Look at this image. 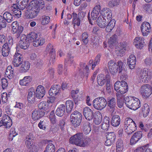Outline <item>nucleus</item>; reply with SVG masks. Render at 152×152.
<instances>
[{
    "instance_id": "nucleus-57",
    "label": "nucleus",
    "mask_w": 152,
    "mask_h": 152,
    "mask_svg": "<svg viewBox=\"0 0 152 152\" xmlns=\"http://www.w3.org/2000/svg\"><path fill=\"white\" fill-rule=\"evenodd\" d=\"M42 24L43 25L47 24L50 22V18L49 16L43 15L42 17Z\"/></svg>"
},
{
    "instance_id": "nucleus-47",
    "label": "nucleus",
    "mask_w": 152,
    "mask_h": 152,
    "mask_svg": "<svg viewBox=\"0 0 152 152\" xmlns=\"http://www.w3.org/2000/svg\"><path fill=\"white\" fill-rule=\"evenodd\" d=\"M149 107L147 104H145L142 108L141 111L142 112L143 116L145 117L147 116L149 112Z\"/></svg>"
},
{
    "instance_id": "nucleus-20",
    "label": "nucleus",
    "mask_w": 152,
    "mask_h": 152,
    "mask_svg": "<svg viewBox=\"0 0 152 152\" xmlns=\"http://www.w3.org/2000/svg\"><path fill=\"white\" fill-rule=\"evenodd\" d=\"M45 93V89L43 86L39 85L37 87L35 91V94L37 99H42L44 97Z\"/></svg>"
},
{
    "instance_id": "nucleus-19",
    "label": "nucleus",
    "mask_w": 152,
    "mask_h": 152,
    "mask_svg": "<svg viewBox=\"0 0 152 152\" xmlns=\"http://www.w3.org/2000/svg\"><path fill=\"white\" fill-rule=\"evenodd\" d=\"M151 26L148 22H143L141 26V29L144 36H147L150 32Z\"/></svg>"
},
{
    "instance_id": "nucleus-30",
    "label": "nucleus",
    "mask_w": 152,
    "mask_h": 152,
    "mask_svg": "<svg viewBox=\"0 0 152 152\" xmlns=\"http://www.w3.org/2000/svg\"><path fill=\"white\" fill-rule=\"evenodd\" d=\"M23 30V27L21 25H19L15 28L12 29V32L13 34H16V37L19 38L21 36V34Z\"/></svg>"
},
{
    "instance_id": "nucleus-12",
    "label": "nucleus",
    "mask_w": 152,
    "mask_h": 152,
    "mask_svg": "<svg viewBox=\"0 0 152 152\" xmlns=\"http://www.w3.org/2000/svg\"><path fill=\"white\" fill-rule=\"evenodd\" d=\"M71 95L75 104H77L78 101L82 100L83 99V96L82 91L79 92V90H72Z\"/></svg>"
},
{
    "instance_id": "nucleus-2",
    "label": "nucleus",
    "mask_w": 152,
    "mask_h": 152,
    "mask_svg": "<svg viewBox=\"0 0 152 152\" xmlns=\"http://www.w3.org/2000/svg\"><path fill=\"white\" fill-rule=\"evenodd\" d=\"M124 100L126 105L130 109L136 110L140 107V101L137 98L128 97L125 98Z\"/></svg>"
},
{
    "instance_id": "nucleus-9",
    "label": "nucleus",
    "mask_w": 152,
    "mask_h": 152,
    "mask_svg": "<svg viewBox=\"0 0 152 152\" xmlns=\"http://www.w3.org/2000/svg\"><path fill=\"white\" fill-rule=\"evenodd\" d=\"M19 41L18 46L22 49L25 50L27 49L29 46L30 43L27 41L26 36L24 34H21Z\"/></svg>"
},
{
    "instance_id": "nucleus-40",
    "label": "nucleus",
    "mask_w": 152,
    "mask_h": 152,
    "mask_svg": "<svg viewBox=\"0 0 152 152\" xmlns=\"http://www.w3.org/2000/svg\"><path fill=\"white\" fill-rule=\"evenodd\" d=\"M107 104L108 106L111 109H114L116 106V101L115 99L113 97H110L107 99Z\"/></svg>"
},
{
    "instance_id": "nucleus-56",
    "label": "nucleus",
    "mask_w": 152,
    "mask_h": 152,
    "mask_svg": "<svg viewBox=\"0 0 152 152\" xmlns=\"http://www.w3.org/2000/svg\"><path fill=\"white\" fill-rule=\"evenodd\" d=\"M49 51H50L49 55L50 56V61H51L52 63H53L54 62L56 54L55 49L54 48Z\"/></svg>"
},
{
    "instance_id": "nucleus-33",
    "label": "nucleus",
    "mask_w": 152,
    "mask_h": 152,
    "mask_svg": "<svg viewBox=\"0 0 152 152\" xmlns=\"http://www.w3.org/2000/svg\"><path fill=\"white\" fill-rule=\"evenodd\" d=\"M107 80H109L106 79V77L103 74L99 75L97 77V80L98 84L101 86H103L107 82Z\"/></svg>"
},
{
    "instance_id": "nucleus-58",
    "label": "nucleus",
    "mask_w": 152,
    "mask_h": 152,
    "mask_svg": "<svg viewBox=\"0 0 152 152\" xmlns=\"http://www.w3.org/2000/svg\"><path fill=\"white\" fill-rule=\"evenodd\" d=\"M135 122L130 118H128L125 119L124 121V128L129 125L133 124H135Z\"/></svg>"
},
{
    "instance_id": "nucleus-36",
    "label": "nucleus",
    "mask_w": 152,
    "mask_h": 152,
    "mask_svg": "<svg viewBox=\"0 0 152 152\" xmlns=\"http://www.w3.org/2000/svg\"><path fill=\"white\" fill-rule=\"evenodd\" d=\"M106 20L104 18L99 16L96 20L97 25L100 28H103L106 26L107 25Z\"/></svg>"
},
{
    "instance_id": "nucleus-13",
    "label": "nucleus",
    "mask_w": 152,
    "mask_h": 152,
    "mask_svg": "<svg viewBox=\"0 0 152 152\" xmlns=\"http://www.w3.org/2000/svg\"><path fill=\"white\" fill-rule=\"evenodd\" d=\"M108 66L109 70L111 74L114 75L118 72L119 68L118 62L116 64L111 60L108 62Z\"/></svg>"
},
{
    "instance_id": "nucleus-14",
    "label": "nucleus",
    "mask_w": 152,
    "mask_h": 152,
    "mask_svg": "<svg viewBox=\"0 0 152 152\" xmlns=\"http://www.w3.org/2000/svg\"><path fill=\"white\" fill-rule=\"evenodd\" d=\"M74 57L72 56L69 54H68L67 56V58L65 59L64 62V73L65 75L67 74V71L68 64H69V66H71L72 64H74L73 60Z\"/></svg>"
},
{
    "instance_id": "nucleus-16",
    "label": "nucleus",
    "mask_w": 152,
    "mask_h": 152,
    "mask_svg": "<svg viewBox=\"0 0 152 152\" xmlns=\"http://www.w3.org/2000/svg\"><path fill=\"white\" fill-rule=\"evenodd\" d=\"M106 136L107 140L105 142V145H111L114 142L115 139V135L114 132H112L107 133Z\"/></svg>"
},
{
    "instance_id": "nucleus-50",
    "label": "nucleus",
    "mask_w": 152,
    "mask_h": 152,
    "mask_svg": "<svg viewBox=\"0 0 152 152\" xmlns=\"http://www.w3.org/2000/svg\"><path fill=\"white\" fill-rule=\"evenodd\" d=\"M38 106L39 109L42 110L44 111L47 110L49 109L48 103L46 102H41L38 104Z\"/></svg>"
},
{
    "instance_id": "nucleus-42",
    "label": "nucleus",
    "mask_w": 152,
    "mask_h": 152,
    "mask_svg": "<svg viewBox=\"0 0 152 152\" xmlns=\"http://www.w3.org/2000/svg\"><path fill=\"white\" fill-rule=\"evenodd\" d=\"M37 34L34 32L30 33L27 36H26L27 41H29L30 43H32L37 38Z\"/></svg>"
},
{
    "instance_id": "nucleus-54",
    "label": "nucleus",
    "mask_w": 152,
    "mask_h": 152,
    "mask_svg": "<svg viewBox=\"0 0 152 152\" xmlns=\"http://www.w3.org/2000/svg\"><path fill=\"white\" fill-rule=\"evenodd\" d=\"M110 121L108 120H104L103 123L101 125V128L104 131H107L109 127Z\"/></svg>"
},
{
    "instance_id": "nucleus-17",
    "label": "nucleus",
    "mask_w": 152,
    "mask_h": 152,
    "mask_svg": "<svg viewBox=\"0 0 152 152\" xmlns=\"http://www.w3.org/2000/svg\"><path fill=\"white\" fill-rule=\"evenodd\" d=\"M83 113L86 118L90 121L94 117V113L93 111L88 107H86L83 108Z\"/></svg>"
},
{
    "instance_id": "nucleus-23",
    "label": "nucleus",
    "mask_w": 152,
    "mask_h": 152,
    "mask_svg": "<svg viewBox=\"0 0 152 152\" xmlns=\"http://www.w3.org/2000/svg\"><path fill=\"white\" fill-rule=\"evenodd\" d=\"M29 4L33 5L35 7L38 8L39 11L41 9H42L45 7V3L43 0L38 1L37 0H32Z\"/></svg>"
},
{
    "instance_id": "nucleus-31",
    "label": "nucleus",
    "mask_w": 152,
    "mask_h": 152,
    "mask_svg": "<svg viewBox=\"0 0 152 152\" xmlns=\"http://www.w3.org/2000/svg\"><path fill=\"white\" fill-rule=\"evenodd\" d=\"M121 119L120 116L118 115H113L111 121V125L113 126L116 127L120 124Z\"/></svg>"
},
{
    "instance_id": "nucleus-44",
    "label": "nucleus",
    "mask_w": 152,
    "mask_h": 152,
    "mask_svg": "<svg viewBox=\"0 0 152 152\" xmlns=\"http://www.w3.org/2000/svg\"><path fill=\"white\" fill-rule=\"evenodd\" d=\"M31 80V78L30 76H26L23 79L20 80V84L21 86H27L29 84Z\"/></svg>"
},
{
    "instance_id": "nucleus-26",
    "label": "nucleus",
    "mask_w": 152,
    "mask_h": 152,
    "mask_svg": "<svg viewBox=\"0 0 152 152\" xmlns=\"http://www.w3.org/2000/svg\"><path fill=\"white\" fill-rule=\"evenodd\" d=\"M2 120L4 125V126L6 127V128H9L12 125V119L7 115H4L3 116Z\"/></svg>"
},
{
    "instance_id": "nucleus-60",
    "label": "nucleus",
    "mask_w": 152,
    "mask_h": 152,
    "mask_svg": "<svg viewBox=\"0 0 152 152\" xmlns=\"http://www.w3.org/2000/svg\"><path fill=\"white\" fill-rule=\"evenodd\" d=\"M88 35L86 32H84L82 34V41L85 45L87 44L88 42Z\"/></svg>"
},
{
    "instance_id": "nucleus-3",
    "label": "nucleus",
    "mask_w": 152,
    "mask_h": 152,
    "mask_svg": "<svg viewBox=\"0 0 152 152\" xmlns=\"http://www.w3.org/2000/svg\"><path fill=\"white\" fill-rule=\"evenodd\" d=\"M82 119V115L77 111L73 112L70 116V121L72 126L77 127L80 125Z\"/></svg>"
},
{
    "instance_id": "nucleus-5",
    "label": "nucleus",
    "mask_w": 152,
    "mask_h": 152,
    "mask_svg": "<svg viewBox=\"0 0 152 152\" xmlns=\"http://www.w3.org/2000/svg\"><path fill=\"white\" fill-rule=\"evenodd\" d=\"M114 88L117 93L122 94L126 93L128 90L127 83L124 81H116L114 84Z\"/></svg>"
},
{
    "instance_id": "nucleus-22",
    "label": "nucleus",
    "mask_w": 152,
    "mask_h": 152,
    "mask_svg": "<svg viewBox=\"0 0 152 152\" xmlns=\"http://www.w3.org/2000/svg\"><path fill=\"white\" fill-rule=\"evenodd\" d=\"M136 61V57L134 55L132 54L129 56L127 63L130 69H133L134 68Z\"/></svg>"
},
{
    "instance_id": "nucleus-45",
    "label": "nucleus",
    "mask_w": 152,
    "mask_h": 152,
    "mask_svg": "<svg viewBox=\"0 0 152 152\" xmlns=\"http://www.w3.org/2000/svg\"><path fill=\"white\" fill-rule=\"evenodd\" d=\"M66 112L69 113L72 110L73 108L74 103L72 101L68 100L66 102Z\"/></svg>"
},
{
    "instance_id": "nucleus-8",
    "label": "nucleus",
    "mask_w": 152,
    "mask_h": 152,
    "mask_svg": "<svg viewBox=\"0 0 152 152\" xmlns=\"http://www.w3.org/2000/svg\"><path fill=\"white\" fill-rule=\"evenodd\" d=\"M31 8L29 10H27L25 12V15L28 19H32L36 17L39 13V10L38 8H36L33 5H30Z\"/></svg>"
},
{
    "instance_id": "nucleus-32",
    "label": "nucleus",
    "mask_w": 152,
    "mask_h": 152,
    "mask_svg": "<svg viewBox=\"0 0 152 152\" xmlns=\"http://www.w3.org/2000/svg\"><path fill=\"white\" fill-rule=\"evenodd\" d=\"M20 71L21 72H25L28 71L30 67V64L28 61L23 62L20 65Z\"/></svg>"
},
{
    "instance_id": "nucleus-52",
    "label": "nucleus",
    "mask_w": 152,
    "mask_h": 152,
    "mask_svg": "<svg viewBox=\"0 0 152 152\" xmlns=\"http://www.w3.org/2000/svg\"><path fill=\"white\" fill-rule=\"evenodd\" d=\"M45 40L43 39H36L34 41H33V45L34 46L37 47L39 45H42L45 43Z\"/></svg>"
},
{
    "instance_id": "nucleus-10",
    "label": "nucleus",
    "mask_w": 152,
    "mask_h": 152,
    "mask_svg": "<svg viewBox=\"0 0 152 152\" xmlns=\"http://www.w3.org/2000/svg\"><path fill=\"white\" fill-rule=\"evenodd\" d=\"M101 9L100 5H96L94 8L93 11L91 12V17L90 15V12H89L88 13V18L89 21L91 19L94 20L96 19L99 15Z\"/></svg>"
},
{
    "instance_id": "nucleus-34",
    "label": "nucleus",
    "mask_w": 152,
    "mask_h": 152,
    "mask_svg": "<svg viewBox=\"0 0 152 152\" xmlns=\"http://www.w3.org/2000/svg\"><path fill=\"white\" fill-rule=\"evenodd\" d=\"M82 130L83 132L85 134H89L91 131V128L89 122L86 121L83 123Z\"/></svg>"
},
{
    "instance_id": "nucleus-38",
    "label": "nucleus",
    "mask_w": 152,
    "mask_h": 152,
    "mask_svg": "<svg viewBox=\"0 0 152 152\" xmlns=\"http://www.w3.org/2000/svg\"><path fill=\"white\" fill-rule=\"evenodd\" d=\"M34 140V135L32 133H29L25 139V144L27 147L33 144L32 140Z\"/></svg>"
},
{
    "instance_id": "nucleus-15",
    "label": "nucleus",
    "mask_w": 152,
    "mask_h": 152,
    "mask_svg": "<svg viewBox=\"0 0 152 152\" xmlns=\"http://www.w3.org/2000/svg\"><path fill=\"white\" fill-rule=\"evenodd\" d=\"M23 56L18 52H16L13 57L12 64L14 66H18L23 62Z\"/></svg>"
},
{
    "instance_id": "nucleus-55",
    "label": "nucleus",
    "mask_w": 152,
    "mask_h": 152,
    "mask_svg": "<svg viewBox=\"0 0 152 152\" xmlns=\"http://www.w3.org/2000/svg\"><path fill=\"white\" fill-rule=\"evenodd\" d=\"M55 150L54 145L52 143H49L47 146L44 152H55Z\"/></svg>"
},
{
    "instance_id": "nucleus-1",
    "label": "nucleus",
    "mask_w": 152,
    "mask_h": 152,
    "mask_svg": "<svg viewBox=\"0 0 152 152\" xmlns=\"http://www.w3.org/2000/svg\"><path fill=\"white\" fill-rule=\"evenodd\" d=\"M91 141L90 138H86L84 140L82 133H78L71 137L69 140L70 143L82 147L88 146Z\"/></svg>"
},
{
    "instance_id": "nucleus-24",
    "label": "nucleus",
    "mask_w": 152,
    "mask_h": 152,
    "mask_svg": "<svg viewBox=\"0 0 152 152\" xmlns=\"http://www.w3.org/2000/svg\"><path fill=\"white\" fill-rule=\"evenodd\" d=\"M134 43L137 48L141 49L144 45V39L142 37H136L134 39Z\"/></svg>"
},
{
    "instance_id": "nucleus-25",
    "label": "nucleus",
    "mask_w": 152,
    "mask_h": 152,
    "mask_svg": "<svg viewBox=\"0 0 152 152\" xmlns=\"http://www.w3.org/2000/svg\"><path fill=\"white\" fill-rule=\"evenodd\" d=\"M45 115V112L40 110H34L32 114V118L34 121L38 120Z\"/></svg>"
},
{
    "instance_id": "nucleus-41",
    "label": "nucleus",
    "mask_w": 152,
    "mask_h": 152,
    "mask_svg": "<svg viewBox=\"0 0 152 152\" xmlns=\"http://www.w3.org/2000/svg\"><path fill=\"white\" fill-rule=\"evenodd\" d=\"M110 21L106 25L105 30L107 32H110L115 26V21L114 19H110Z\"/></svg>"
},
{
    "instance_id": "nucleus-7",
    "label": "nucleus",
    "mask_w": 152,
    "mask_h": 152,
    "mask_svg": "<svg viewBox=\"0 0 152 152\" xmlns=\"http://www.w3.org/2000/svg\"><path fill=\"white\" fill-rule=\"evenodd\" d=\"M140 92L144 98H147L152 94V88L149 84L143 85L141 87Z\"/></svg>"
},
{
    "instance_id": "nucleus-4",
    "label": "nucleus",
    "mask_w": 152,
    "mask_h": 152,
    "mask_svg": "<svg viewBox=\"0 0 152 152\" xmlns=\"http://www.w3.org/2000/svg\"><path fill=\"white\" fill-rule=\"evenodd\" d=\"M152 77V72L148 69L144 68L140 72L139 77L140 83H148Z\"/></svg>"
},
{
    "instance_id": "nucleus-53",
    "label": "nucleus",
    "mask_w": 152,
    "mask_h": 152,
    "mask_svg": "<svg viewBox=\"0 0 152 152\" xmlns=\"http://www.w3.org/2000/svg\"><path fill=\"white\" fill-rule=\"evenodd\" d=\"M48 124V121L46 120L42 119L39 123L38 126L40 129L45 130L46 129V126Z\"/></svg>"
},
{
    "instance_id": "nucleus-11",
    "label": "nucleus",
    "mask_w": 152,
    "mask_h": 152,
    "mask_svg": "<svg viewBox=\"0 0 152 152\" xmlns=\"http://www.w3.org/2000/svg\"><path fill=\"white\" fill-rule=\"evenodd\" d=\"M119 66L118 74L120 75V78L123 80H126L127 78V72L124 68L125 65L121 61H118Z\"/></svg>"
},
{
    "instance_id": "nucleus-46",
    "label": "nucleus",
    "mask_w": 152,
    "mask_h": 152,
    "mask_svg": "<svg viewBox=\"0 0 152 152\" xmlns=\"http://www.w3.org/2000/svg\"><path fill=\"white\" fill-rule=\"evenodd\" d=\"M3 17L6 21L10 23L13 21V16L9 12H6L3 15Z\"/></svg>"
},
{
    "instance_id": "nucleus-61",
    "label": "nucleus",
    "mask_w": 152,
    "mask_h": 152,
    "mask_svg": "<svg viewBox=\"0 0 152 152\" xmlns=\"http://www.w3.org/2000/svg\"><path fill=\"white\" fill-rule=\"evenodd\" d=\"M27 147L29 149V152H37L39 150L38 147L33 144Z\"/></svg>"
},
{
    "instance_id": "nucleus-62",
    "label": "nucleus",
    "mask_w": 152,
    "mask_h": 152,
    "mask_svg": "<svg viewBox=\"0 0 152 152\" xmlns=\"http://www.w3.org/2000/svg\"><path fill=\"white\" fill-rule=\"evenodd\" d=\"M18 135V133L15 131L14 128H12L10 131V133L9 135V138L11 139V140H13V137H14Z\"/></svg>"
},
{
    "instance_id": "nucleus-28",
    "label": "nucleus",
    "mask_w": 152,
    "mask_h": 152,
    "mask_svg": "<svg viewBox=\"0 0 152 152\" xmlns=\"http://www.w3.org/2000/svg\"><path fill=\"white\" fill-rule=\"evenodd\" d=\"M60 89V86L58 85L52 86L49 91V95L52 96H55L58 94Z\"/></svg>"
},
{
    "instance_id": "nucleus-49",
    "label": "nucleus",
    "mask_w": 152,
    "mask_h": 152,
    "mask_svg": "<svg viewBox=\"0 0 152 152\" xmlns=\"http://www.w3.org/2000/svg\"><path fill=\"white\" fill-rule=\"evenodd\" d=\"M13 71L11 66H9L6 70L5 74L9 79H11L13 77Z\"/></svg>"
},
{
    "instance_id": "nucleus-59",
    "label": "nucleus",
    "mask_w": 152,
    "mask_h": 152,
    "mask_svg": "<svg viewBox=\"0 0 152 152\" xmlns=\"http://www.w3.org/2000/svg\"><path fill=\"white\" fill-rule=\"evenodd\" d=\"M144 10L146 12L151 13L152 11V8L149 4H144L143 5Z\"/></svg>"
},
{
    "instance_id": "nucleus-6",
    "label": "nucleus",
    "mask_w": 152,
    "mask_h": 152,
    "mask_svg": "<svg viewBox=\"0 0 152 152\" xmlns=\"http://www.w3.org/2000/svg\"><path fill=\"white\" fill-rule=\"evenodd\" d=\"M107 104V101L103 97L96 98L93 102V105L94 108L98 110H101L105 108Z\"/></svg>"
},
{
    "instance_id": "nucleus-64",
    "label": "nucleus",
    "mask_w": 152,
    "mask_h": 152,
    "mask_svg": "<svg viewBox=\"0 0 152 152\" xmlns=\"http://www.w3.org/2000/svg\"><path fill=\"white\" fill-rule=\"evenodd\" d=\"M0 26L3 28H5L7 26V23L3 16L0 15Z\"/></svg>"
},
{
    "instance_id": "nucleus-35",
    "label": "nucleus",
    "mask_w": 152,
    "mask_h": 152,
    "mask_svg": "<svg viewBox=\"0 0 152 152\" xmlns=\"http://www.w3.org/2000/svg\"><path fill=\"white\" fill-rule=\"evenodd\" d=\"M65 109L66 108L65 105L63 104H61L57 109L56 111V113L57 116L61 117L65 113Z\"/></svg>"
},
{
    "instance_id": "nucleus-48",
    "label": "nucleus",
    "mask_w": 152,
    "mask_h": 152,
    "mask_svg": "<svg viewBox=\"0 0 152 152\" xmlns=\"http://www.w3.org/2000/svg\"><path fill=\"white\" fill-rule=\"evenodd\" d=\"M72 23L74 25V26L75 27V25L77 26H79L80 23V20L78 19V16L77 17V14L75 12L72 13Z\"/></svg>"
},
{
    "instance_id": "nucleus-21",
    "label": "nucleus",
    "mask_w": 152,
    "mask_h": 152,
    "mask_svg": "<svg viewBox=\"0 0 152 152\" xmlns=\"http://www.w3.org/2000/svg\"><path fill=\"white\" fill-rule=\"evenodd\" d=\"M100 13L102 16V18H106L108 21L111 19L112 13L110 9L107 7L104 8L100 10Z\"/></svg>"
},
{
    "instance_id": "nucleus-29",
    "label": "nucleus",
    "mask_w": 152,
    "mask_h": 152,
    "mask_svg": "<svg viewBox=\"0 0 152 152\" xmlns=\"http://www.w3.org/2000/svg\"><path fill=\"white\" fill-rule=\"evenodd\" d=\"M35 92L33 88H30L28 91L27 99L29 103L34 102L35 99Z\"/></svg>"
},
{
    "instance_id": "nucleus-43",
    "label": "nucleus",
    "mask_w": 152,
    "mask_h": 152,
    "mask_svg": "<svg viewBox=\"0 0 152 152\" xmlns=\"http://www.w3.org/2000/svg\"><path fill=\"white\" fill-rule=\"evenodd\" d=\"M117 36L115 34L111 37L109 39L108 43L109 45V47L110 48H113L116 42Z\"/></svg>"
},
{
    "instance_id": "nucleus-51",
    "label": "nucleus",
    "mask_w": 152,
    "mask_h": 152,
    "mask_svg": "<svg viewBox=\"0 0 152 152\" xmlns=\"http://www.w3.org/2000/svg\"><path fill=\"white\" fill-rule=\"evenodd\" d=\"M116 96L118 106L119 108H121L122 107L123 105V102L121 100V98L123 97V95L120 94L119 93H116Z\"/></svg>"
},
{
    "instance_id": "nucleus-18",
    "label": "nucleus",
    "mask_w": 152,
    "mask_h": 152,
    "mask_svg": "<svg viewBox=\"0 0 152 152\" xmlns=\"http://www.w3.org/2000/svg\"><path fill=\"white\" fill-rule=\"evenodd\" d=\"M142 136L141 131H138L133 134L130 140V143L132 145H134L140 140Z\"/></svg>"
},
{
    "instance_id": "nucleus-39",
    "label": "nucleus",
    "mask_w": 152,
    "mask_h": 152,
    "mask_svg": "<svg viewBox=\"0 0 152 152\" xmlns=\"http://www.w3.org/2000/svg\"><path fill=\"white\" fill-rule=\"evenodd\" d=\"M102 118L101 114L99 111H98L95 113L94 115V123L96 125L99 124L102 122Z\"/></svg>"
},
{
    "instance_id": "nucleus-37",
    "label": "nucleus",
    "mask_w": 152,
    "mask_h": 152,
    "mask_svg": "<svg viewBox=\"0 0 152 152\" xmlns=\"http://www.w3.org/2000/svg\"><path fill=\"white\" fill-rule=\"evenodd\" d=\"M136 127L137 126L135 123V124H131V125H129L128 126H126V127L124 128V130L128 135H129L132 134L137 129Z\"/></svg>"
},
{
    "instance_id": "nucleus-27",
    "label": "nucleus",
    "mask_w": 152,
    "mask_h": 152,
    "mask_svg": "<svg viewBox=\"0 0 152 152\" xmlns=\"http://www.w3.org/2000/svg\"><path fill=\"white\" fill-rule=\"evenodd\" d=\"M126 45L124 43H121L120 45L116 48V53L118 56H123L126 50Z\"/></svg>"
},
{
    "instance_id": "nucleus-63",
    "label": "nucleus",
    "mask_w": 152,
    "mask_h": 152,
    "mask_svg": "<svg viewBox=\"0 0 152 152\" xmlns=\"http://www.w3.org/2000/svg\"><path fill=\"white\" fill-rule=\"evenodd\" d=\"M144 62L146 66H151L152 64V56L147 57L145 60Z\"/></svg>"
}]
</instances>
